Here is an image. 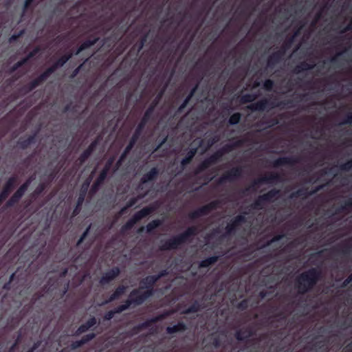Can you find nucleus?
Segmentation results:
<instances>
[{"mask_svg": "<svg viewBox=\"0 0 352 352\" xmlns=\"http://www.w3.org/2000/svg\"><path fill=\"white\" fill-rule=\"evenodd\" d=\"M151 295V292L148 288H140L138 291L132 292L130 295L129 300H128L124 305L119 307L115 311H111L108 312L105 316V318L110 320L113 318L115 313H119L125 310L132 302L140 304Z\"/></svg>", "mask_w": 352, "mask_h": 352, "instance_id": "nucleus-1", "label": "nucleus"}, {"mask_svg": "<svg viewBox=\"0 0 352 352\" xmlns=\"http://www.w3.org/2000/svg\"><path fill=\"white\" fill-rule=\"evenodd\" d=\"M318 273L315 270L302 274L298 279V289L301 292L307 291L316 281Z\"/></svg>", "mask_w": 352, "mask_h": 352, "instance_id": "nucleus-2", "label": "nucleus"}, {"mask_svg": "<svg viewBox=\"0 0 352 352\" xmlns=\"http://www.w3.org/2000/svg\"><path fill=\"white\" fill-rule=\"evenodd\" d=\"M195 231V228H189L186 233L182 234L180 236L173 238L170 240L168 245L166 247V248H175L177 247L179 244H180L182 241H184L186 240L187 237L192 234H194Z\"/></svg>", "mask_w": 352, "mask_h": 352, "instance_id": "nucleus-3", "label": "nucleus"}, {"mask_svg": "<svg viewBox=\"0 0 352 352\" xmlns=\"http://www.w3.org/2000/svg\"><path fill=\"white\" fill-rule=\"evenodd\" d=\"M151 210L150 208H143L142 210L138 212L131 220L129 221V223L126 224V227H131L137 221L148 215L151 212Z\"/></svg>", "mask_w": 352, "mask_h": 352, "instance_id": "nucleus-4", "label": "nucleus"}, {"mask_svg": "<svg viewBox=\"0 0 352 352\" xmlns=\"http://www.w3.org/2000/svg\"><path fill=\"white\" fill-rule=\"evenodd\" d=\"M119 274L118 268H113L110 272L106 273L101 278L100 283L102 284L107 283L111 280L116 277Z\"/></svg>", "mask_w": 352, "mask_h": 352, "instance_id": "nucleus-5", "label": "nucleus"}, {"mask_svg": "<svg viewBox=\"0 0 352 352\" xmlns=\"http://www.w3.org/2000/svg\"><path fill=\"white\" fill-rule=\"evenodd\" d=\"M28 182H27L26 184H25L24 185H23L18 190L17 192L14 194V195L12 197V199L14 201H16L18 200L20 197H21V196L23 195V193L25 192V191L27 189V187H28Z\"/></svg>", "mask_w": 352, "mask_h": 352, "instance_id": "nucleus-6", "label": "nucleus"}, {"mask_svg": "<svg viewBox=\"0 0 352 352\" xmlns=\"http://www.w3.org/2000/svg\"><path fill=\"white\" fill-rule=\"evenodd\" d=\"M96 323V320L94 318L89 319L86 325H82L79 329V333H82L88 329L89 327L94 326Z\"/></svg>", "mask_w": 352, "mask_h": 352, "instance_id": "nucleus-7", "label": "nucleus"}, {"mask_svg": "<svg viewBox=\"0 0 352 352\" xmlns=\"http://www.w3.org/2000/svg\"><path fill=\"white\" fill-rule=\"evenodd\" d=\"M157 174V170L155 168H153L151 171L144 176L142 178L143 183H146L149 180H151Z\"/></svg>", "mask_w": 352, "mask_h": 352, "instance_id": "nucleus-8", "label": "nucleus"}, {"mask_svg": "<svg viewBox=\"0 0 352 352\" xmlns=\"http://www.w3.org/2000/svg\"><path fill=\"white\" fill-rule=\"evenodd\" d=\"M125 287H120L116 289V291L114 292V294L111 296L109 301H111L116 298H117L121 294H122L124 292Z\"/></svg>", "mask_w": 352, "mask_h": 352, "instance_id": "nucleus-9", "label": "nucleus"}, {"mask_svg": "<svg viewBox=\"0 0 352 352\" xmlns=\"http://www.w3.org/2000/svg\"><path fill=\"white\" fill-rule=\"evenodd\" d=\"M217 261V257H210L200 263L201 267H207Z\"/></svg>", "mask_w": 352, "mask_h": 352, "instance_id": "nucleus-10", "label": "nucleus"}, {"mask_svg": "<svg viewBox=\"0 0 352 352\" xmlns=\"http://www.w3.org/2000/svg\"><path fill=\"white\" fill-rule=\"evenodd\" d=\"M94 337V333L89 334V335L87 336V339H85V340L82 339L80 342H76V343L74 344L73 347L74 348L78 347L81 344L85 343V342L91 340Z\"/></svg>", "mask_w": 352, "mask_h": 352, "instance_id": "nucleus-11", "label": "nucleus"}, {"mask_svg": "<svg viewBox=\"0 0 352 352\" xmlns=\"http://www.w3.org/2000/svg\"><path fill=\"white\" fill-rule=\"evenodd\" d=\"M239 120H240V114L234 113L230 118L229 122L231 124H234L238 123L239 122Z\"/></svg>", "mask_w": 352, "mask_h": 352, "instance_id": "nucleus-12", "label": "nucleus"}, {"mask_svg": "<svg viewBox=\"0 0 352 352\" xmlns=\"http://www.w3.org/2000/svg\"><path fill=\"white\" fill-rule=\"evenodd\" d=\"M160 222L158 220L153 221L151 223H148L146 226L147 231L150 232L153 229L155 228L160 225Z\"/></svg>", "mask_w": 352, "mask_h": 352, "instance_id": "nucleus-13", "label": "nucleus"}, {"mask_svg": "<svg viewBox=\"0 0 352 352\" xmlns=\"http://www.w3.org/2000/svg\"><path fill=\"white\" fill-rule=\"evenodd\" d=\"M95 42L96 41H87V42L84 43L83 44L81 45V46L80 47V48L77 51L76 54H78L80 51L85 50L87 47L94 45L95 43Z\"/></svg>", "mask_w": 352, "mask_h": 352, "instance_id": "nucleus-14", "label": "nucleus"}, {"mask_svg": "<svg viewBox=\"0 0 352 352\" xmlns=\"http://www.w3.org/2000/svg\"><path fill=\"white\" fill-rule=\"evenodd\" d=\"M70 57H71L70 55H69V56H66V55L64 56L60 60H58V61L57 62V63L56 65V67L63 66L69 59Z\"/></svg>", "mask_w": 352, "mask_h": 352, "instance_id": "nucleus-15", "label": "nucleus"}, {"mask_svg": "<svg viewBox=\"0 0 352 352\" xmlns=\"http://www.w3.org/2000/svg\"><path fill=\"white\" fill-rule=\"evenodd\" d=\"M272 85H273V82L272 80H266L265 82H264V87L266 89H270L272 87Z\"/></svg>", "mask_w": 352, "mask_h": 352, "instance_id": "nucleus-16", "label": "nucleus"}, {"mask_svg": "<svg viewBox=\"0 0 352 352\" xmlns=\"http://www.w3.org/2000/svg\"><path fill=\"white\" fill-rule=\"evenodd\" d=\"M54 68H50V69H48V70H47L45 74H43L41 76V79H40V80H44V79H45L50 74H51L52 72H54Z\"/></svg>", "mask_w": 352, "mask_h": 352, "instance_id": "nucleus-17", "label": "nucleus"}, {"mask_svg": "<svg viewBox=\"0 0 352 352\" xmlns=\"http://www.w3.org/2000/svg\"><path fill=\"white\" fill-rule=\"evenodd\" d=\"M14 179H9V181L7 183L6 187L5 193L8 192L9 188L12 187V186L14 184Z\"/></svg>", "mask_w": 352, "mask_h": 352, "instance_id": "nucleus-18", "label": "nucleus"}, {"mask_svg": "<svg viewBox=\"0 0 352 352\" xmlns=\"http://www.w3.org/2000/svg\"><path fill=\"white\" fill-rule=\"evenodd\" d=\"M195 152H196L195 151H190V155L189 157L187 158V159H184L182 160V164H184L188 163L189 162V160H190V158L193 157V155H195Z\"/></svg>", "mask_w": 352, "mask_h": 352, "instance_id": "nucleus-19", "label": "nucleus"}, {"mask_svg": "<svg viewBox=\"0 0 352 352\" xmlns=\"http://www.w3.org/2000/svg\"><path fill=\"white\" fill-rule=\"evenodd\" d=\"M157 279V278H155L154 276H148L146 278V280L149 283H153Z\"/></svg>", "mask_w": 352, "mask_h": 352, "instance_id": "nucleus-20", "label": "nucleus"}, {"mask_svg": "<svg viewBox=\"0 0 352 352\" xmlns=\"http://www.w3.org/2000/svg\"><path fill=\"white\" fill-rule=\"evenodd\" d=\"M179 329V327L174 326L173 327H168L167 331L168 333H173L174 331H176Z\"/></svg>", "mask_w": 352, "mask_h": 352, "instance_id": "nucleus-21", "label": "nucleus"}, {"mask_svg": "<svg viewBox=\"0 0 352 352\" xmlns=\"http://www.w3.org/2000/svg\"><path fill=\"white\" fill-rule=\"evenodd\" d=\"M88 231H89V228H87L86 230V231L83 233L82 237L79 239L78 241V243H81L82 241V240L84 239V238L85 237V236L87 235V234L88 233Z\"/></svg>", "mask_w": 352, "mask_h": 352, "instance_id": "nucleus-22", "label": "nucleus"}, {"mask_svg": "<svg viewBox=\"0 0 352 352\" xmlns=\"http://www.w3.org/2000/svg\"><path fill=\"white\" fill-rule=\"evenodd\" d=\"M231 173L232 174L233 176H236L238 175H239V169H233L231 170Z\"/></svg>", "mask_w": 352, "mask_h": 352, "instance_id": "nucleus-23", "label": "nucleus"}, {"mask_svg": "<svg viewBox=\"0 0 352 352\" xmlns=\"http://www.w3.org/2000/svg\"><path fill=\"white\" fill-rule=\"evenodd\" d=\"M209 208H210V206H206V207L203 208L199 211L200 214H205L206 212V210H208L209 209Z\"/></svg>", "mask_w": 352, "mask_h": 352, "instance_id": "nucleus-24", "label": "nucleus"}, {"mask_svg": "<svg viewBox=\"0 0 352 352\" xmlns=\"http://www.w3.org/2000/svg\"><path fill=\"white\" fill-rule=\"evenodd\" d=\"M195 91V89L192 90V93L190 94V95L186 99L184 104L182 105V107H184L186 103L188 102V100H190V97L192 96V95L193 94V92Z\"/></svg>", "mask_w": 352, "mask_h": 352, "instance_id": "nucleus-25", "label": "nucleus"}, {"mask_svg": "<svg viewBox=\"0 0 352 352\" xmlns=\"http://www.w3.org/2000/svg\"><path fill=\"white\" fill-rule=\"evenodd\" d=\"M272 192H269L267 195H265L263 197V199H265V200H267V199H269L270 197H272Z\"/></svg>", "mask_w": 352, "mask_h": 352, "instance_id": "nucleus-26", "label": "nucleus"}, {"mask_svg": "<svg viewBox=\"0 0 352 352\" xmlns=\"http://www.w3.org/2000/svg\"><path fill=\"white\" fill-rule=\"evenodd\" d=\"M105 176H106V170H104V171L100 174V178H99V179H100V181L103 180V179H104Z\"/></svg>", "mask_w": 352, "mask_h": 352, "instance_id": "nucleus-27", "label": "nucleus"}, {"mask_svg": "<svg viewBox=\"0 0 352 352\" xmlns=\"http://www.w3.org/2000/svg\"><path fill=\"white\" fill-rule=\"evenodd\" d=\"M243 219V217L242 216H239L236 217V219L235 221V223L237 224L239 223L240 221H241Z\"/></svg>", "mask_w": 352, "mask_h": 352, "instance_id": "nucleus-28", "label": "nucleus"}, {"mask_svg": "<svg viewBox=\"0 0 352 352\" xmlns=\"http://www.w3.org/2000/svg\"><path fill=\"white\" fill-rule=\"evenodd\" d=\"M33 0H25V7H28L29 6V4H30L32 3Z\"/></svg>", "mask_w": 352, "mask_h": 352, "instance_id": "nucleus-29", "label": "nucleus"}, {"mask_svg": "<svg viewBox=\"0 0 352 352\" xmlns=\"http://www.w3.org/2000/svg\"><path fill=\"white\" fill-rule=\"evenodd\" d=\"M280 237H279L278 239H274L273 240L271 241V244L275 243L276 241L279 240Z\"/></svg>", "mask_w": 352, "mask_h": 352, "instance_id": "nucleus-30", "label": "nucleus"}, {"mask_svg": "<svg viewBox=\"0 0 352 352\" xmlns=\"http://www.w3.org/2000/svg\"><path fill=\"white\" fill-rule=\"evenodd\" d=\"M89 153H90L89 151H87V152H85V154H84V155H85V156H84V157H87V156L89 155Z\"/></svg>", "mask_w": 352, "mask_h": 352, "instance_id": "nucleus-31", "label": "nucleus"}, {"mask_svg": "<svg viewBox=\"0 0 352 352\" xmlns=\"http://www.w3.org/2000/svg\"><path fill=\"white\" fill-rule=\"evenodd\" d=\"M135 201H131V202L128 205V207H129V206H132L133 205H134V204H135Z\"/></svg>", "mask_w": 352, "mask_h": 352, "instance_id": "nucleus-32", "label": "nucleus"}, {"mask_svg": "<svg viewBox=\"0 0 352 352\" xmlns=\"http://www.w3.org/2000/svg\"><path fill=\"white\" fill-rule=\"evenodd\" d=\"M352 280V278H351L349 280H346L344 283L346 284V283H349L351 280Z\"/></svg>", "mask_w": 352, "mask_h": 352, "instance_id": "nucleus-33", "label": "nucleus"}, {"mask_svg": "<svg viewBox=\"0 0 352 352\" xmlns=\"http://www.w3.org/2000/svg\"><path fill=\"white\" fill-rule=\"evenodd\" d=\"M25 60H23V63ZM21 64H22V62H19V63H17V67L20 66Z\"/></svg>", "mask_w": 352, "mask_h": 352, "instance_id": "nucleus-34", "label": "nucleus"}, {"mask_svg": "<svg viewBox=\"0 0 352 352\" xmlns=\"http://www.w3.org/2000/svg\"><path fill=\"white\" fill-rule=\"evenodd\" d=\"M36 52H37V50H35L34 51V53H31V54H30V56H32L34 55V53H36Z\"/></svg>", "mask_w": 352, "mask_h": 352, "instance_id": "nucleus-35", "label": "nucleus"}, {"mask_svg": "<svg viewBox=\"0 0 352 352\" xmlns=\"http://www.w3.org/2000/svg\"><path fill=\"white\" fill-rule=\"evenodd\" d=\"M16 38V36H12L10 38V40H14V39H15Z\"/></svg>", "mask_w": 352, "mask_h": 352, "instance_id": "nucleus-36", "label": "nucleus"}, {"mask_svg": "<svg viewBox=\"0 0 352 352\" xmlns=\"http://www.w3.org/2000/svg\"><path fill=\"white\" fill-rule=\"evenodd\" d=\"M82 199H83V197L80 198V199H79V201H78V203H80V201H82Z\"/></svg>", "mask_w": 352, "mask_h": 352, "instance_id": "nucleus-37", "label": "nucleus"}, {"mask_svg": "<svg viewBox=\"0 0 352 352\" xmlns=\"http://www.w3.org/2000/svg\"><path fill=\"white\" fill-rule=\"evenodd\" d=\"M29 352H31V351H29Z\"/></svg>", "mask_w": 352, "mask_h": 352, "instance_id": "nucleus-38", "label": "nucleus"}]
</instances>
